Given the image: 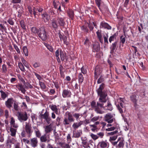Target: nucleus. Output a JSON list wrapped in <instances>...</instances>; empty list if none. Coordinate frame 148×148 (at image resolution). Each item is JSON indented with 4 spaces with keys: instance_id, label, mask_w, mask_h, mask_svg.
Masks as SVG:
<instances>
[{
    "instance_id": "nucleus-34",
    "label": "nucleus",
    "mask_w": 148,
    "mask_h": 148,
    "mask_svg": "<svg viewBox=\"0 0 148 148\" xmlns=\"http://www.w3.org/2000/svg\"><path fill=\"white\" fill-rule=\"evenodd\" d=\"M78 77L79 82L82 83L84 80V77L83 75L81 73H79V74Z\"/></svg>"
},
{
    "instance_id": "nucleus-59",
    "label": "nucleus",
    "mask_w": 148,
    "mask_h": 148,
    "mask_svg": "<svg viewBox=\"0 0 148 148\" xmlns=\"http://www.w3.org/2000/svg\"><path fill=\"white\" fill-rule=\"evenodd\" d=\"M11 127H13L15 128V129H16L18 128V124L16 123H15L11 124Z\"/></svg>"
},
{
    "instance_id": "nucleus-31",
    "label": "nucleus",
    "mask_w": 148,
    "mask_h": 148,
    "mask_svg": "<svg viewBox=\"0 0 148 148\" xmlns=\"http://www.w3.org/2000/svg\"><path fill=\"white\" fill-rule=\"evenodd\" d=\"M31 30L32 33L35 34L37 33L38 34L39 31V30L35 27H32L31 29Z\"/></svg>"
},
{
    "instance_id": "nucleus-61",
    "label": "nucleus",
    "mask_w": 148,
    "mask_h": 148,
    "mask_svg": "<svg viewBox=\"0 0 148 148\" xmlns=\"http://www.w3.org/2000/svg\"><path fill=\"white\" fill-rule=\"evenodd\" d=\"M81 71L82 73L83 74H85L87 72L86 69L83 66L81 68Z\"/></svg>"
},
{
    "instance_id": "nucleus-45",
    "label": "nucleus",
    "mask_w": 148,
    "mask_h": 148,
    "mask_svg": "<svg viewBox=\"0 0 148 148\" xmlns=\"http://www.w3.org/2000/svg\"><path fill=\"white\" fill-rule=\"evenodd\" d=\"M45 46L51 52H53V49L51 46L49 45L46 44V45H45Z\"/></svg>"
},
{
    "instance_id": "nucleus-51",
    "label": "nucleus",
    "mask_w": 148,
    "mask_h": 148,
    "mask_svg": "<svg viewBox=\"0 0 148 148\" xmlns=\"http://www.w3.org/2000/svg\"><path fill=\"white\" fill-rule=\"evenodd\" d=\"M117 131H115L113 132H109L107 133V135L108 136L113 135H115L117 132Z\"/></svg>"
},
{
    "instance_id": "nucleus-15",
    "label": "nucleus",
    "mask_w": 148,
    "mask_h": 148,
    "mask_svg": "<svg viewBox=\"0 0 148 148\" xmlns=\"http://www.w3.org/2000/svg\"><path fill=\"white\" fill-rule=\"evenodd\" d=\"M100 27L107 29H111V27L107 23L105 22H101L100 24Z\"/></svg>"
},
{
    "instance_id": "nucleus-17",
    "label": "nucleus",
    "mask_w": 148,
    "mask_h": 148,
    "mask_svg": "<svg viewBox=\"0 0 148 148\" xmlns=\"http://www.w3.org/2000/svg\"><path fill=\"white\" fill-rule=\"evenodd\" d=\"M118 141L119 142L118 146L119 148L123 147L124 145V140L122 137L119 138Z\"/></svg>"
},
{
    "instance_id": "nucleus-11",
    "label": "nucleus",
    "mask_w": 148,
    "mask_h": 148,
    "mask_svg": "<svg viewBox=\"0 0 148 148\" xmlns=\"http://www.w3.org/2000/svg\"><path fill=\"white\" fill-rule=\"evenodd\" d=\"M71 95V92L68 90H64L62 92V96L64 98L70 97Z\"/></svg>"
},
{
    "instance_id": "nucleus-35",
    "label": "nucleus",
    "mask_w": 148,
    "mask_h": 148,
    "mask_svg": "<svg viewBox=\"0 0 148 148\" xmlns=\"http://www.w3.org/2000/svg\"><path fill=\"white\" fill-rule=\"evenodd\" d=\"M35 132L36 137L38 138H40L41 135V134L39 130L38 129L36 128V127L35 130Z\"/></svg>"
},
{
    "instance_id": "nucleus-48",
    "label": "nucleus",
    "mask_w": 148,
    "mask_h": 148,
    "mask_svg": "<svg viewBox=\"0 0 148 148\" xmlns=\"http://www.w3.org/2000/svg\"><path fill=\"white\" fill-rule=\"evenodd\" d=\"M2 72L5 73L7 71V67L5 65L3 64L2 65Z\"/></svg>"
},
{
    "instance_id": "nucleus-12",
    "label": "nucleus",
    "mask_w": 148,
    "mask_h": 148,
    "mask_svg": "<svg viewBox=\"0 0 148 148\" xmlns=\"http://www.w3.org/2000/svg\"><path fill=\"white\" fill-rule=\"evenodd\" d=\"M41 117L42 118L44 119L49 123V122L50 121L51 119L49 117V112L47 111L44 113V114H41Z\"/></svg>"
},
{
    "instance_id": "nucleus-27",
    "label": "nucleus",
    "mask_w": 148,
    "mask_h": 148,
    "mask_svg": "<svg viewBox=\"0 0 148 148\" xmlns=\"http://www.w3.org/2000/svg\"><path fill=\"white\" fill-rule=\"evenodd\" d=\"M44 128L46 134L50 132L52 130V126L51 125L45 126Z\"/></svg>"
},
{
    "instance_id": "nucleus-22",
    "label": "nucleus",
    "mask_w": 148,
    "mask_h": 148,
    "mask_svg": "<svg viewBox=\"0 0 148 148\" xmlns=\"http://www.w3.org/2000/svg\"><path fill=\"white\" fill-rule=\"evenodd\" d=\"M12 99L11 98H10L8 99L7 101H5V105L8 108H10L11 107L12 104Z\"/></svg>"
},
{
    "instance_id": "nucleus-41",
    "label": "nucleus",
    "mask_w": 148,
    "mask_h": 148,
    "mask_svg": "<svg viewBox=\"0 0 148 148\" xmlns=\"http://www.w3.org/2000/svg\"><path fill=\"white\" fill-rule=\"evenodd\" d=\"M20 24L21 27L24 29H26L25 25L23 20H21L20 21Z\"/></svg>"
},
{
    "instance_id": "nucleus-60",
    "label": "nucleus",
    "mask_w": 148,
    "mask_h": 148,
    "mask_svg": "<svg viewBox=\"0 0 148 148\" xmlns=\"http://www.w3.org/2000/svg\"><path fill=\"white\" fill-rule=\"evenodd\" d=\"M11 127H13L15 128V129H16L18 128V124L16 123H15L11 124Z\"/></svg>"
},
{
    "instance_id": "nucleus-9",
    "label": "nucleus",
    "mask_w": 148,
    "mask_h": 148,
    "mask_svg": "<svg viewBox=\"0 0 148 148\" xmlns=\"http://www.w3.org/2000/svg\"><path fill=\"white\" fill-rule=\"evenodd\" d=\"M49 107L51 110L55 112L56 114L59 115L60 114V109L58 108L56 105L52 104L50 105Z\"/></svg>"
},
{
    "instance_id": "nucleus-37",
    "label": "nucleus",
    "mask_w": 148,
    "mask_h": 148,
    "mask_svg": "<svg viewBox=\"0 0 148 148\" xmlns=\"http://www.w3.org/2000/svg\"><path fill=\"white\" fill-rule=\"evenodd\" d=\"M18 66L20 69L22 71H25V69L24 66L21 62H19L18 63Z\"/></svg>"
},
{
    "instance_id": "nucleus-21",
    "label": "nucleus",
    "mask_w": 148,
    "mask_h": 148,
    "mask_svg": "<svg viewBox=\"0 0 148 148\" xmlns=\"http://www.w3.org/2000/svg\"><path fill=\"white\" fill-rule=\"evenodd\" d=\"M16 87L19 90H21L23 93L24 94L25 93L26 90L22 84H20L17 85Z\"/></svg>"
},
{
    "instance_id": "nucleus-16",
    "label": "nucleus",
    "mask_w": 148,
    "mask_h": 148,
    "mask_svg": "<svg viewBox=\"0 0 148 148\" xmlns=\"http://www.w3.org/2000/svg\"><path fill=\"white\" fill-rule=\"evenodd\" d=\"M82 134L81 130H79L75 132H73V136L75 138H78L80 137Z\"/></svg>"
},
{
    "instance_id": "nucleus-43",
    "label": "nucleus",
    "mask_w": 148,
    "mask_h": 148,
    "mask_svg": "<svg viewBox=\"0 0 148 148\" xmlns=\"http://www.w3.org/2000/svg\"><path fill=\"white\" fill-rule=\"evenodd\" d=\"M90 40L88 38H86L84 42V44L86 46H89L90 44Z\"/></svg>"
},
{
    "instance_id": "nucleus-44",
    "label": "nucleus",
    "mask_w": 148,
    "mask_h": 148,
    "mask_svg": "<svg viewBox=\"0 0 148 148\" xmlns=\"http://www.w3.org/2000/svg\"><path fill=\"white\" fill-rule=\"evenodd\" d=\"M96 3L97 5V6L100 9V5L102 3V2L101 0H95Z\"/></svg>"
},
{
    "instance_id": "nucleus-30",
    "label": "nucleus",
    "mask_w": 148,
    "mask_h": 148,
    "mask_svg": "<svg viewBox=\"0 0 148 148\" xmlns=\"http://www.w3.org/2000/svg\"><path fill=\"white\" fill-rule=\"evenodd\" d=\"M67 14L69 17L71 19H73L74 15V12L71 10H69L67 12Z\"/></svg>"
},
{
    "instance_id": "nucleus-46",
    "label": "nucleus",
    "mask_w": 148,
    "mask_h": 148,
    "mask_svg": "<svg viewBox=\"0 0 148 148\" xmlns=\"http://www.w3.org/2000/svg\"><path fill=\"white\" fill-rule=\"evenodd\" d=\"M23 8H20V10H18V16L19 17H20L21 16L22 13L23 12Z\"/></svg>"
},
{
    "instance_id": "nucleus-1",
    "label": "nucleus",
    "mask_w": 148,
    "mask_h": 148,
    "mask_svg": "<svg viewBox=\"0 0 148 148\" xmlns=\"http://www.w3.org/2000/svg\"><path fill=\"white\" fill-rule=\"evenodd\" d=\"M104 85V84H102L97 90L98 95L100 96L99 101L97 102V104L94 101H92L91 103L92 107L94 108L95 112L98 114H102L104 113V111L99 107H103V104L107 101L106 97L107 95L105 92L102 91Z\"/></svg>"
},
{
    "instance_id": "nucleus-24",
    "label": "nucleus",
    "mask_w": 148,
    "mask_h": 148,
    "mask_svg": "<svg viewBox=\"0 0 148 148\" xmlns=\"http://www.w3.org/2000/svg\"><path fill=\"white\" fill-rule=\"evenodd\" d=\"M117 43L118 42L116 41L112 44V45L110 47L112 52H114V51H116V46Z\"/></svg>"
},
{
    "instance_id": "nucleus-56",
    "label": "nucleus",
    "mask_w": 148,
    "mask_h": 148,
    "mask_svg": "<svg viewBox=\"0 0 148 148\" xmlns=\"http://www.w3.org/2000/svg\"><path fill=\"white\" fill-rule=\"evenodd\" d=\"M115 129V127H111L106 129V131H110L114 130Z\"/></svg>"
},
{
    "instance_id": "nucleus-39",
    "label": "nucleus",
    "mask_w": 148,
    "mask_h": 148,
    "mask_svg": "<svg viewBox=\"0 0 148 148\" xmlns=\"http://www.w3.org/2000/svg\"><path fill=\"white\" fill-rule=\"evenodd\" d=\"M60 53L61 59L62 61H64L65 57V55L62 51L60 50Z\"/></svg>"
},
{
    "instance_id": "nucleus-25",
    "label": "nucleus",
    "mask_w": 148,
    "mask_h": 148,
    "mask_svg": "<svg viewBox=\"0 0 148 148\" xmlns=\"http://www.w3.org/2000/svg\"><path fill=\"white\" fill-rule=\"evenodd\" d=\"M40 140L41 142H45L49 138V136L48 135H47V134H44L42 135L40 137Z\"/></svg>"
},
{
    "instance_id": "nucleus-50",
    "label": "nucleus",
    "mask_w": 148,
    "mask_h": 148,
    "mask_svg": "<svg viewBox=\"0 0 148 148\" xmlns=\"http://www.w3.org/2000/svg\"><path fill=\"white\" fill-rule=\"evenodd\" d=\"M99 116H95L93 117L91 119V121L92 122H94L97 121L99 120Z\"/></svg>"
},
{
    "instance_id": "nucleus-8",
    "label": "nucleus",
    "mask_w": 148,
    "mask_h": 148,
    "mask_svg": "<svg viewBox=\"0 0 148 148\" xmlns=\"http://www.w3.org/2000/svg\"><path fill=\"white\" fill-rule=\"evenodd\" d=\"M31 127L29 123L27 122L25 123V130L28 134V137H30L32 134V131L31 130Z\"/></svg>"
},
{
    "instance_id": "nucleus-6",
    "label": "nucleus",
    "mask_w": 148,
    "mask_h": 148,
    "mask_svg": "<svg viewBox=\"0 0 148 148\" xmlns=\"http://www.w3.org/2000/svg\"><path fill=\"white\" fill-rule=\"evenodd\" d=\"M104 120L108 123H111L114 121L113 116L110 113H108L105 116Z\"/></svg>"
},
{
    "instance_id": "nucleus-4",
    "label": "nucleus",
    "mask_w": 148,
    "mask_h": 148,
    "mask_svg": "<svg viewBox=\"0 0 148 148\" xmlns=\"http://www.w3.org/2000/svg\"><path fill=\"white\" fill-rule=\"evenodd\" d=\"M38 35L39 37L42 40L45 41L47 38V35L44 27H42L39 29Z\"/></svg>"
},
{
    "instance_id": "nucleus-19",
    "label": "nucleus",
    "mask_w": 148,
    "mask_h": 148,
    "mask_svg": "<svg viewBox=\"0 0 148 148\" xmlns=\"http://www.w3.org/2000/svg\"><path fill=\"white\" fill-rule=\"evenodd\" d=\"M28 11L31 15H32L33 14L34 16L35 17L36 15H38V14H37V12H36L35 11V8H33L32 9L30 6H28Z\"/></svg>"
},
{
    "instance_id": "nucleus-10",
    "label": "nucleus",
    "mask_w": 148,
    "mask_h": 148,
    "mask_svg": "<svg viewBox=\"0 0 148 148\" xmlns=\"http://www.w3.org/2000/svg\"><path fill=\"white\" fill-rule=\"evenodd\" d=\"M38 141L36 138H34L30 139L29 144L33 147H36L38 145Z\"/></svg>"
},
{
    "instance_id": "nucleus-49",
    "label": "nucleus",
    "mask_w": 148,
    "mask_h": 148,
    "mask_svg": "<svg viewBox=\"0 0 148 148\" xmlns=\"http://www.w3.org/2000/svg\"><path fill=\"white\" fill-rule=\"evenodd\" d=\"M121 42L123 44L124 43L125 41V38L123 36H121L120 37Z\"/></svg>"
},
{
    "instance_id": "nucleus-20",
    "label": "nucleus",
    "mask_w": 148,
    "mask_h": 148,
    "mask_svg": "<svg viewBox=\"0 0 148 148\" xmlns=\"http://www.w3.org/2000/svg\"><path fill=\"white\" fill-rule=\"evenodd\" d=\"M83 123V122L82 121H80L79 123H74L72 125V127L73 129H76L80 126Z\"/></svg>"
},
{
    "instance_id": "nucleus-62",
    "label": "nucleus",
    "mask_w": 148,
    "mask_h": 148,
    "mask_svg": "<svg viewBox=\"0 0 148 148\" xmlns=\"http://www.w3.org/2000/svg\"><path fill=\"white\" fill-rule=\"evenodd\" d=\"M97 135H98L99 137L101 138L103 137L104 135V134L103 132H99L97 133Z\"/></svg>"
},
{
    "instance_id": "nucleus-38",
    "label": "nucleus",
    "mask_w": 148,
    "mask_h": 148,
    "mask_svg": "<svg viewBox=\"0 0 148 148\" xmlns=\"http://www.w3.org/2000/svg\"><path fill=\"white\" fill-rule=\"evenodd\" d=\"M23 51L25 56H28V51L27 47L25 46L23 47Z\"/></svg>"
},
{
    "instance_id": "nucleus-2",
    "label": "nucleus",
    "mask_w": 148,
    "mask_h": 148,
    "mask_svg": "<svg viewBox=\"0 0 148 148\" xmlns=\"http://www.w3.org/2000/svg\"><path fill=\"white\" fill-rule=\"evenodd\" d=\"M66 115L67 116L66 117H65L63 121V123L64 125H69L71 122H73L75 119L73 117V115L70 112H67Z\"/></svg>"
},
{
    "instance_id": "nucleus-40",
    "label": "nucleus",
    "mask_w": 148,
    "mask_h": 148,
    "mask_svg": "<svg viewBox=\"0 0 148 148\" xmlns=\"http://www.w3.org/2000/svg\"><path fill=\"white\" fill-rule=\"evenodd\" d=\"M73 116L75 118L77 121L80 118L79 117L80 116H82V114L79 113H75L73 114Z\"/></svg>"
},
{
    "instance_id": "nucleus-26",
    "label": "nucleus",
    "mask_w": 148,
    "mask_h": 148,
    "mask_svg": "<svg viewBox=\"0 0 148 148\" xmlns=\"http://www.w3.org/2000/svg\"><path fill=\"white\" fill-rule=\"evenodd\" d=\"M42 16L45 22H47L49 19V16L46 13H44L42 14Z\"/></svg>"
},
{
    "instance_id": "nucleus-28",
    "label": "nucleus",
    "mask_w": 148,
    "mask_h": 148,
    "mask_svg": "<svg viewBox=\"0 0 148 148\" xmlns=\"http://www.w3.org/2000/svg\"><path fill=\"white\" fill-rule=\"evenodd\" d=\"M16 130V129H14L12 127H11L10 130L11 133L10 135L12 136H15Z\"/></svg>"
},
{
    "instance_id": "nucleus-7",
    "label": "nucleus",
    "mask_w": 148,
    "mask_h": 148,
    "mask_svg": "<svg viewBox=\"0 0 148 148\" xmlns=\"http://www.w3.org/2000/svg\"><path fill=\"white\" fill-rule=\"evenodd\" d=\"M18 118L21 122L22 121H26L28 119L27 114L26 112L25 113H19L18 116Z\"/></svg>"
},
{
    "instance_id": "nucleus-47",
    "label": "nucleus",
    "mask_w": 148,
    "mask_h": 148,
    "mask_svg": "<svg viewBox=\"0 0 148 148\" xmlns=\"http://www.w3.org/2000/svg\"><path fill=\"white\" fill-rule=\"evenodd\" d=\"M39 85L42 89H45L46 88V86L43 82H39Z\"/></svg>"
},
{
    "instance_id": "nucleus-13",
    "label": "nucleus",
    "mask_w": 148,
    "mask_h": 148,
    "mask_svg": "<svg viewBox=\"0 0 148 148\" xmlns=\"http://www.w3.org/2000/svg\"><path fill=\"white\" fill-rule=\"evenodd\" d=\"M99 145L102 148H106L109 146V143L106 141H102L99 143Z\"/></svg>"
},
{
    "instance_id": "nucleus-5",
    "label": "nucleus",
    "mask_w": 148,
    "mask_h": 148,
    "mask_svg": "<svg viewBox=\"0 0 148 148\" xmlns=\"http://www.w3.org/2000/svg\"><path fill=\"white\" fill-rule=\"evenodd\" d=\"M65 18V17L64 15H62L61 13L59 14L57 20L60 26H64L65 24L64 20Z\"/></svg>"
},
{
    "instance_id": "nucleus-42",
    "label": "nucleus",
    "mask_w": 148,
    "mask_h": 148,
    "mask_svg": "<svg viewBox=\"0 0 148 148\" xmlns=\"http://www.w3.org/2000/svg\"><path fill=\"white\" fill-rule=\"evenodd\" d=\"M0 92L1 93V97L3 99H4L7 97V95L2 90H1Z\"/></svg>"
},
{
    "instance_id": "nucleus-54",
    "label": "nucleus",
    "mask_w": 148,
    "mask_h": 148,
    "mask_svg": "<svg viewBox=\"0 0 148 148\" xmlns=\"http://www.w3.org/2000/svg\"><path fill=\"white\" fill-rule=\"evenodd\" d=\"M90 126L91 128H92L91 129V130L92 131H95L97 128V126H95L94 124L90 125Z\"/></svg>"
},
{
    "instance_id": "nucleus-63",
    "label": "nucleus",
    "mask_w": 148,
    "mask_h": 148,
    "mask_svg": "<svg viewBox=\"0 0 148 148\" xmlns=\"http://www.w3.org/2000/svg\"><path fill=\"white\" fill-rule=\"evenodd\" d=\"M14 47L15 50H16L17 52L18 53H20V51L18 46L15 45H14Z\"/></svg>"
},
{
    "instance_id": "nucleus-32",
    "label": "nucleus",
    "mask_w": 148,
    "mask_h": 148,
    "mask_svg": "<svg viewBox=\"0 0 148 148\" xmlns=\"http://www.w3.org/2000/svg\"><path fill=\"white\" fill-rule=\"evenodd\" d=\"M60 38L61 40H62L64 42V43L66 45H67L69 44V42L67 41V37L66 36H64L62 38L60 37Z\"/></svg>"
},
{
    "instance_id": "nucleus-64",
    "label": "nucleus",
    "mask_w": 148,
    "mask_h": 148,
    "mask_svg": "<svg viewBox=\"0 0 148 148\" xmlns=\"http://www.w3.org/2000/svg\"><path fill=\"white\" fill-rule=\"evenodd\" d=\"M117 138V136L116 135L111 136L110 137V140H115Z\"/></svg>"
},
{
    "instance_id": "nucleus-58",
    "label": "nucleus",
    "mask_w": 148,
    "mask_h": 148,
    "mask_svg": "<svg viewBox=\"0 0 148 148\" xmlns=\"http://www.w3.org/2000/svg\"><path fill=\"white\" fill-rule=\"evenodd\" d=\"M22 142H24L25 143H27V144H29L30 141L28 139L25 138H23L22 140Z\"/></svg>"
},
{
    "instance_id": "nucleus-29",
    "label": "nucleus",
    "mask_w": 148,
    "mask_h": 148,
    "mask_svg": "<svg viewBox=\"0 0 148 148\" xmlns=\"http://www.w3.org/2000/svg\"><path fill=\"white\" fill-rule=\"evenodd\" d=\"M97 36L99 40L102 43L103 41V38L101 33L99 31H98L96 32Z\"/></svg>"
},
{
    "instance_id": "nucleus-52",
    "label": "nucleus",
    "mask_w": 148,
    "mask_h": 148,
    "mask_svg": "<svg viewBox=\"0 0 148 148\" xmlns=\"http://www.w3.org/2000/svg\"><path fill=\"white\" fill-rule=\"evenodd\" d=\"M90 136L94 140H96L99 138V136H98L97 135L92 134L90 135Z\"/></svg>"
},
{
    "instance_id": "nucleus-3",
    "label": "nucleus",
    "mask_w": 148,
    "mask_h": 148,
    "mask_svg": "<svg viewBox=\"0 0 148 148\" xmlns=\"http://www.w3.org/2000/svg\"><path fill=\"white\" fill-rule=\"evenodd\" d=\"M124 99L123 98H120L117 99V102L119 103V104L116 105V107L120 113L122 114L123 112V110H125V108L123 105Z\"/></svg>"
},
{
    "instance_id": "nucleus-23",
    "label": "nucleus",
    "mask_w": 148,
    "mask_h": 148,
    "mask_svg": "<svg viewBox=\"0 0 148 148\" xmlns=\"http://www.w3.org/2000/svg\"><path fill=\"white\" fill-rule=\"evenodd\" d=\"M100 49V45L98 43H96L93 45V51L94 52L99 51Z\"/></svg>"
},
{
    "instance_id": "nucleus-55",
    "label": "nucleus",
    "mask_w": 148,
    "mask_h": 148,
    "mask_svg": "<svg viewBox=\"0 0 148 148\" xmlns=\"http://www.w3.org/2000/svg\"><path fill=\"white\" fill-rule=\"evenodd\" d=\"M55 55L57 58L58 61V60H60L59 58V49H58L55 52Z\"/></svg>"
},
{
    "instance_id": "nucleus-14",
    "label": "nucleus",
    "mask_w": 148,
    "mask_h": 148,
    "mask_svg": "<svg viewBox=\"0 0 148 148\" xmlns=\"http://www.w3.org/2000/svg\"><path fill=\"white\" fill-rule=\"evenodd\" d=\"M51 26L54 30L58 28V25L56 20L53 19L51 21Z\"/></svg>"
},
{
    "instance_id": "nucleus-36",
    "label": "nucleus",
    "mask_w": 148,
    "mask_h": 148,
    "mask_svg": "<svg viewBox=\"0 0 148 148\" xmlns=\"http://www.w3.org/2000/svg\"><path fill=\"white\" fill-rule=\"evenodd\" d=\"M94 26L95 27L96 26L95 24L93 22H90L89 24L88 25V26L90 30H92L94 28Z\"/></svg>"
},
{
    "instance_id": "nucleus-18",
    "label": "nucleus",
    "mask_w": 148,
    "mask_h": 148,
    "mask_svg": "<svg viewBox=\"0 0 148 148\" xmlns=\"http://www.w3.org/2000/svg\"><path fill=\"white\" fill-rule=\"evenodd\" d=\"M102 108H103V109L105 110H108L110 111L112 110L113 109L112 105L109 102L107 103V105L104 106L103 105V107H102Z\"/></svg>"
},
{
    "instance_id": "nucleus-53",
    "label": "nucleus",
    "mask_w": 148,
    "mask_h": 148,
    "mask_svg": "<svg viewBox=\"0 0 148 148\" xmlns=\"http://www.w3.org/2000/svg\"><path fill=\"white\" fill-rule=\"evenodd\" d=\"M81 28L82 30L84 32H87L88 31V29L84 26H82Z\"/></svg>"
},
{
    "instance_id": "nucleus-33",
    "label": "nucleus",
    "mask_w": 148,
    "mask_h": 148,
    "mask_svg": "<svg viewBox=\"0 0 148 148\" xmlns=\"http://www.w3.org/2000/svg\"><path fill=\"white\" fill-rule=\"evenodd\" d=\"M116 34H114L111 36L109 38V41L111 43L112 41H113L116 38Z\"/></svg>"
},
{
    "instance_id": "nucleus-57",
    "label": "nucleus",
    "mask_w": 148,
    "mask_h": 148,
    "mask_svg": "<svg viewBox=\"0 0 148 148\" xmlns=\"http://www.w3.org/2000/svg\"><path fill=\"white\" fill-rule=\"evenodd\" d=\"M67 140L68 143H70L71 141V138L70 136V135L69 134L67 136Z\"/></svg>"
}]
</instances>
